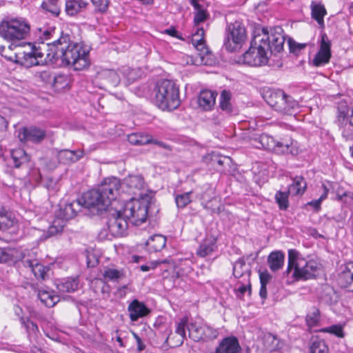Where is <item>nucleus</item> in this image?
Returning <instances> with one entry per match:
<instances>
[{
  "label": "nucleus",
  "instance_id": "f257e3e1",
  "mask_svg": "<svg viewBox=\"0 0 353 353\" xmlns=\"http://www.w3.org/2000/svg\"><path fill=\"white\" fill-rule=\"evenodd\" d=\"M68 35H61L51 43H47L48 52L41 45L27 43L24 50L15 54L14 62L26 68L43 65L46 62L56 64L59 61L64 65H71L75 70L86 69L90 65L89 51L80 43H70Z\"/></svg>",
  "mask_w": 353,
  "mask_h": 353
},
{
  "label": "nucleus",
  "instance_id": "f03ea898",
  "mask_svg": "<svg viewBox=\"0 0 353 353\" xmlns=\"http://www.w3.org/2000/svg\"><path fill=\"white\" fill-rule=\"evenodd\" d=\"M119 185V179L117 177L105 179L97 188L85 193L79 199L82 207L97 210V213H102L107 210L112 201L116 199L117 187Z\"/></svg>",
  "mask_w": 353,
  "mask_h": 353
},
{
  "label": "nucleus",
  "instance_id": "7ed1b4c3",
  "mask_svg": "<svg viewBox=\"0 0 353 353\" xmlns=\"http://www.w3.org/2000/svg\"><path fill=\"white\" fill-rule=\"evenodd\" d=\"M321 264L315 259H307L296 250L288 251V265L286 274L292 272V277L296 281H306L315 279L320 273Z\"/></svg>",
  "mask_w": 353,
  "mask_h": 353
},
{
  "label": "nucleus",
  "instance_id": "20e7f679",
  "mask_svg": "<svg viewBox=\"0 0 353 353\" xmlns=\"http://www.w3.org/2000/svg\"><path fill=\"white\" fill-rule=\"evenodd\" d=\"M151 97L154 104L162 110H174L181 104L179 87L168 79H161L156 83Z\"/></svg>",
  "mask_w": 353,
  "mask_h": 353
},
{
  "label": "nucleus",
  "instance_id": "39448f33",
  "mask_svg": "<svg viewBox=\"0 0 353 353\" xmlns=\"http://www.w3.org/2000/svg\"><path fill=\"white\" fill-rule=\"evenodd\" d=\"M194 8V31L192 34V43L199 52L201 59L210 53L205 44V30L201 24L207 21L210 14L203 0H190Z\"/></svg>",
  "mask_w": 353,
  "mask_h": 353
},
{
  "label": "nucleus",
  "instance_id": "423d86ee",
  "mask_svg": "<svg viewBox=\"0 0 353 353\" xmlns=\"http://www.w3.org/2000/svg\"><path fill=\"white\" fill-rule=\"evenodd\" d=\"M30 30L27 19L19 16H5L0 23V37L12 44L28 39Z\"/></svg>",
  "mask_w": 353,
  "mask_h": 353
},
{
  "label": "nucleus",
  "instance_id": "0eeeda50",
  "mask_svg": "<svg viewBox=\"0 0 353 353\" xmlns=\"http://www.w3.org/2000/svg\"><path fill=\"white\" fill-rule=\"evenodd\" d=\"M21 259H23L24 266L29 268L36 278L46 279L50 270L48 266L41 264L37 259L25 258L17 249L0 248V263H15Z\"/></svg>",
  "mask_w": 353,
  "mask_h": 353
},
{
  "label": "nucleus",
  "instance_id": "6e6552de",
  "mask_svg": "<svg viewBox=\"0 0 353 353\" xmlns=\"http://www.w3.org/2000/svg\"><path fill=\"white\" fill-rule=\"evenodd\" d=\"M265 36H254L249 49L239 57V62L250 66H261L267 64L268 62V51L263 46L261 42L264 41Z\"/></svg>",
  "mask_w": 353,
  "mask_h": 353
},
{
  "label": "nucleus",
  "instance_id": "1a4fd4ad",
  "mask_svg": "<svg viewBox=\"0 0 353 353\" xmlns=\"http://www.w3.org/2000/svg\"><path fill=\"white\" fill-rule=\"evenodd\" d=\"M149 202L143 199H136L134 197L127 201L121 210L123 216L134 225L145 223L148 218Z\"/></svg>",
  "mask_w": 353,
  "mask_h": 353
},
{
  "label": "nucleus",
  "instance_id": "9d476101",
  "mask_svg": "<svg viewBox=\"0 0 353 353\" xmlns=\"http://www.w3.org/2000/svg\"><path fill=\"white\" fill-rule=\"evenodd\" d=\"M266 101L275 111L282 114H294L299 108V102L281 90L272 91Z\"/></svg>",
  "mask_w": 353,
  "mask_h": 353
},
{
  "label": "nucleus",
  "instance_id": "9b49d317",
  "mask_svg": "<svg viewBox=\"0 0 353 353\" xmlns=\"http://www.w3.org/2000/svg\"><path fill=\"white\" fill-rule=\"evenodd\" d=\"M228 32L224 40V47L230 52L240 50L247 39L245 26L236 21L228 26Z\"/></svg>",
  "mask_w": 353,
  "mask_h": 353
},
{
  "label": "nucleus",
  "instance_id": "f8f14e48",
  "mask_svg": "<svg viewBox=\"0 0 353 353\" xmlns=\"http://www.w3.org/2000/svg\"><path fill=\"white\" fill-rule=\"evenodd\" d=\"M81 208L79 199L65 203L63 207H61L57 214L59 219L54 220L52 225L48 228V233L49 236H54L61 232L64 227L63 220L74 218L77 212L81 210Z\"/></svg>",
  "mask_w": 353,
  "mask_h": 353
},
{
  "label": "nucleus",
  "instance_id": "ddd939ff",
  "mask_svg": "<svg viewBox=\"0 0 353 353\" xmlns=\"http://www.w3.org/2000/svg\"><path fill=\"white\" fill-rule=\"evenodd\" d=\"M145 188V182L140 174H130L117 187L116 199L118 196L128 194L129 196H140Z\"/></svg>",
  "mask_w": 353,
  "mask_h": 353
},
{
  "label": "nucleus",
  "instance_id": "4468645a",
  "mask_svg": "<svg viewBox=\"0 0 353 353\" xmlns=\"http://www.w3.org/2000/svg\"><path fill=\"white\" fill-rule=\"evenodd\" d=\"M283 30L281 27L277 26L271 28L270 31L267 29L263 28L262 32L255 35L256 37L264 38V41L261 42L263 46H264L268 52L271 54H276L281 52L283 49V45L285 43V37L282 34Z\"/></svg>",
  "mask_w": 353,
  "mask_h": 353
},
{
  "label": "nucleus",
  "instance_id": "2eb2a0df",
  "mask_svg": "<svg viewBox=\"0 0 353 353\" xmlns=\"http://www.w3.org/2000/svg\"><path fill=\"white\" fill-rule=\"evenodd\" d=\"M46 136V130L36 125L22 127L17 130L19 141L26 145H39L45 140Z\"/></svg>",
  "mask_w": 353,
  "mask_h": 353
},
{
  "label": "nucleus",
  "instance_id": "dca6fc26",
  "mask_svg": "<svg viewBox=\"0 0 353 353\" xmlns=\"http://www.w3.org/2000/svg\"><path fill=\"white\" fill-rule=\"evenodd\" d=\"M259 145H256V148H263L266 150L272 151L277 154H284L291 152L290 148L292 145V142H281L275 140L272 136L267 134H262L257 139Z\"/></svg>",
  "mask_w": 353,
  "mask_h": 353
},
{
  "label": "nucleus",
  "instance_id": "f3484780",
  "mask_svg": "<svg viewBox=\"0 0 353 353\" xmlns=\"http://www.w3.org/2000/svg\"><path fill=\"white\" fill-rule=\"evenodd\" d=\"M129 221L122 214L121 210H115L108 219L107 225L109 232L114 236H121L126 233Z\"/></svg>",
  "mask_w": 353,
  "mask_h": 353
},
{
  "label": "nucleus",
  "instance_id": "a211bd4d",
  "mask_svg": "<svg viewBox=\"0 0 353 353\" xmlns=\"http://www.w3.org/2000/svg\"><path fill=\"white\" fill-rule=\"evenodd\" d=\"M331 42L327 36L321 34L320 49L314 56L312 62L316 67L322 66L329 63L331 58Z\"/></svg>",
  "mask_w": 353,
  "mask_h": 353
},
{
  "label": "nucleus",
  "instance_id": "6ab92c4d",
  "mask_svg": "<svg viewBox=\"0 0 353 353\" xmlns=\"http://www.w3.org/2000/svg\"><path fill=\"white\" fill-rule=\"evenodd\" d=\"M129 318L132 321H137L140 318L147 316L150 310L143 302L134 299L128 307Z\"/></svg>",
  "mask_w": 353,
  "mask_h": 353
},
{
  "label": "nucleus",
  "instance_id": "aec40b11",
  "mask_svg": "<svg viewBox=\"0 0 353 353\" xmlns=\"http://www.w3.org/2000/svg\"><path fill=\"white\" fill-rule=\"evenodd\" d=\"M241 350L238 339L234 336L224 338L213 353H239Z\"/></svg>",
  "mask_w": 353,
  "mask_h": 353
},
{
  "label": "nucleus",
  "instance_id": "412c9836",
  "mask_svg": "<svg viewBox=\"0 0 353 353\" xmlns=\"http://www.w3.org/2000/svg\"><path fill=\"white\" fill-rule=\"evenodd\" d=\"M216 97V94L211 90H202L197 99L199 106L205 111L211 110L215 105Z\"/></svg>",
  "mask_w": 353,
  "mask_h": 353
},
{
  "label": "nucleus",
  "instance_id": "4be33fe9",
  "mask_svg": "<svg viewBox=\"0 0 353 353\" xmlns=\"http://www.w3.org/2000/svg\"><path fill=\"white\" fill-rule=\"evenodd\" d=\"M89 3L85 0H67L65 11L67 15L74 17L86 10Z\"/></svg>",
  "mask_w": 353,
  "mask_h": 353
},
{
  "label": "nucleus",
  "instance_id": "5701e85b",
  "mask_svg": "<svg viewBox=\"0 0 353 353\" xmlns=\"http://www.w3.org/2000/svg\"><path fill=\"white\" fill-rule=\"evenodd\" d=\"M84 155L83 150H62L58 152L57 159L60 163L70 164L77 162Z\"/></svg>",
  "mask_w": 353,
  "mask_h": 353
},
{
  "label": "nucleus",
  "instance_id": "b1692460",
  "mask_svg": "<svg viewBox=\"0 0 353 353\" xmlns=\"http://www.w3.org/2000/svg\"><path fill=\"white\" fill-rule=\"evenodd\" d=\"M348 110L345 108L343 110H339L338 121L341 128H343L342 131L343 136L347 140H351L353 138L352 133V123L346 119Z\"/></svg>",
  "mask_w": 353,
  "mask_h": 353
},
{
  "label": "nucleus",
  "instance_id": "393cba45",
  "mask_svg": "<svg viewBox=\"0 0 353 353\" xmlns=\"http://www.w3.org/2000/svg\"><path fill=\"white\" fill-rule=\"evenodd\" d=\"M259 342L261 343L263 349L266 351L272 352L280 348L279 339L276 336L269 332L263 334Z\"/></svg>",
  "mask_w": 353,
  "mask_h": 353
},
{
  "label": "nucleus",
  "instance_id": "a878e982",
  "mask_svg": "<svg viewBox=\"0 0 353 353\" xmlns=\"http://www.w3.org/2000/svg\"><path fill=\"white\" fill-rule=\"evenodd\" d=\"M102 280L104 283H118L125 276L123 269L117 270L112 268H105L102 273Z\"/></svg>",
  "mask_w": 353,
  "mask_h": 353
},
{
  "label": "nucleus",
  "instance_id": "bb28decb",
  "mask_svg": "<svg viewBox=\"0 0 353 353\" xmlns=\"http://www.w3.org/2000/svg\"><path fill=\"white\" fill-rule=\"evenodd\" d=\"M216 248V239L212 236L206 238L198 248L196 254L200 257H205L214 252Z\"/></svg>",
  "mask_w": 353,
  "mask_h": 353
},
{
  "label": "nucleus",
  "instance_id": "cd10ccee",
  "mask_svg": "<svg viewBox=\"0 0 353 353\" xmlns=\"http://www.w3.org/2000/svg\"><path fill=\"white\" fill-rule=\"evenodd\" d=\"M11 157L14 163V166L17 168L28 165L30 161V157L21 148L12 150L11 152Z\"/></svg>",
  "mask_w": 353,
  "mask_h": 353
},
{
  "label": "nucleus",
  "instance_id": "c85d7f7f",
  "mask_svg": "<svg viewBox=\"0 0 353 353\" xmlns=\"http://www.w3.org/2000/svg\"><path fill=\"white\" fill-rule=\"evenodd\" d=\"M251 270L244 259H239L233 265V275L238 279H250Z\"/></svg>",
  "mask_w": 353,
  "mask_h": 353
},
{
  "label": "nucleus",
  "instance_id": "c756f323",
  "mask_svg": "<svg viewBox=\"0 0 353 353\" xmlns=\"http://www.w3.org/2000/svg\"><path fill=\"white\" fill-rule=\"evenodd\" d=\"M166 243V239L163 235L156 234L152 236L146 242V248L150 252L161 251Z\"/></svg>",
  "mask_w": 353,
  "mask_h": 353
},
{
  "label": "nucleus",
  "instance_id": "7c9ffc66",
  "mask_svg": "<svg viewBox=\"0 0 353 353\" xmlns=\"http://www.w3.org/2000/svg\"><path fill=\"white\" fill-rule=\"evenodd\" d=\"M37 296L41 302L48 307H53L59 301V296L52 290L40 289Z\"/></svg>",
  "mask_w": 353,
  "mask_h": 353
},
{
  "label": "nucleus",
  "instance_id": "2f4dec72",
  "mask_svg": "<svg viewBox=\"0 0 353 353\" xmlns=\"http://www.w3.org/2000/svg\"><path fill=\"white\" fill-rule=\"evenodd\" d=\"M284 254L281 251L272 252L268 258V262L270 270L276 272L280 270L284 263Z\"/></svg>",
  "mask_w": 353,
  "mask_h": 353
},
{
  "label": "nucleus",
  "instance_id": "473e14b6",
  "mask_svg": "<svg viewBox=\"0 0 353 353\" xmlns=\"http://www.w3.org/2000/svg\"><path fill=\"white\" fill-rule=\"evenodd\" d=\"M232 94L225 90H223L219 99V108L227 114H231L234 112V109L231 103Z\"/></svg>",
  "mask_w": 353,
  "mask_h": 353
},
{
  "label": "nucleus",
  "instance_id": "72a5a7b5",
  "mask_svg": "<svg viewBox=\"0 0 353 353\" xmlns=\"http://www.w3.org/2000/svg\"><path fill=\"white\" fill-rule=\"evenodd\" d=\"M121 74L119 71L114 70H104L98 74L99 78L105 80L110 85L117 86L121 81Z\"/></svg>",
  "mask_w": 353,
  "mask_h": 353
},
{
  "label": "nucleus",
  "instance_id": "f704fd0d",
  "mask_svg": "<svg viewBox=\"0 0 353 353\" xmlns=\"http://www.w3.org/2000/svg\"><path fill=\"white\" fill-rule=\"evenodd\" d=\"M307 184L303 177L296 176L293 179V183L289 185L288 192L294 196L302 195L306 189Z\"/></svg>",
  "mask_w": 353,
  "mask_h": 353
},
{
  "label": "nucleus",
  "instance_id": "c9c22d12",
  "mask_svg": "<svg viewBox=\"0 0 353 353\" xmlns=\"http://www.w3.org/2000/svg\"><path fill=\"white\" fill-rule=\"evenodd\" d=\"M59 290L63 292H73L79 286L78 278H67L61 280L57 284Z\"/></svg>",
  "mask_w": 353,
  "mask_h": 353
},
{
  "label": "nucleus",
  "instance_id": "e433bc0d",
  "mask_svg": "<svg viewBox=\"0 0 353 353\" xmlns=\"http://www.w3.org/2000/svg\"><path fill=\"white\" fill-rule=\"evenodd\" d=\"M21 323L25 327L30 341L37 340L39 332L37 325L28 318L21 317Z\"/></svg>",
  "mask_w": 353,
  "mask_h": 353
},
{
  "label": "nucleus",
  "instance_id": "4c0bfd02",
  "mask_svg": "<svg viewBox=\"0 0 353 353\" xmlns=\"http://www.w3.org/2000/svg\"><path fill=\"white\" fill-rule=\"evenodd\" d=\"M204 324H197L196 323H190L188 325L189 336L194 341H203Z\"/></svg>",
  "mask_w": 353,
  "mask_h": 353
},
{
  "label": "nucleus",
  "instance_id": "58836bf2",
  "mask_svg": "<svg viewBox=\"0 0 353 353\" xmlns=\"http://www.w3.org/2000/svg\"><path fill=\"white\" fill-rule=\"evenodd\" d=\"M312 17L320 26H323L324 16L327 12L323 5L320 3L312 2L311 3Z\"/></svg>",
  "mask_w": 353,
  "mask_h": 353
},
{
  "label": "nucleus",
  "instance_id": "ea45409f",
  "mask_svg": "<svg viewBox=\"0 0 353 353\" xmlns=\"http://www.w3.org/2000/svg\"><path fill=\"white\" fill-rule=\"evenodd\" d=\"M310 353H329V347L323 340L313 337L310 345Z\"/></svg>",
  "mask_w": 353,
  "mask_h": 353
},
{
  "label": "nucleus",
  "instance_id": "a19ab883",
  "mask_svg": "<svg viewBox=\"0 0 353 353\" xmlns=\"http://www.w3.org/2000/svg\"><path fill=\"white\" fill-rule=\"evenodd\" d=\"M41 8L54 17H58L61 12L59 0H44L41 4Z\"/></svg>",
  "mask_w": 353,
  "mask_h": 353
},
{
  "label": "nucleus",
  "instance_id": "79ce46f5",
  "mask_svg": "<svg viewBox=\"0 0 353 353\" xmlns=\"http://www.w3.org/2000/svg\"><path fill=\"white\" fill-rule=\"evenodd\" d=\"M235 291L237 296H243L244 294L248 291L249 294H251V283L250 279H239L236 282Z\"/></svg>",
  "mask_w": 353,
  "mask_h": 353
},
{
  "label": "nucleus",
  "instance_id": "37998d69",
  "mask_svg": "<svg viewBox=\"0 0 353 353\" xmlns=\"http://www.w3.org/2000/svg\"><path fill=\"white\" fill-rule=\"evenodd\" d=\"M289 194H290V192L288 191H287V192L278 191L275 194L274 198H275L276 202L278 204L280 210H285L288 208V206H289V201H288Z\"/></svg>",
  "mask_w": 353,
  "mask_h": 353
},
{
  "label": "nucleus",
  "instance_id": "c03bdc74",
  "mask_svg": "<svg viewBox=\"0 0 353 353\" xmlns=\"http://www.w3.org/2000/svg\"><path fill=\"white\" fill-rule=\"evenodd\" d=\"M320 321V312L319 309L313 307L306 316V323L308 327L316 326Z\"/></svg>",
  "mask_w": 353,
  "mask_h": 353
},
{
  "label": "nucleus",
  "instance_id": "a18cd8bd",
  "mask_svg": "<svg viewBox=\"0 0 353 353\" xmlns=\"http://www.w3.org/2000/svg\"><path fill=\"white\" fill-rule=\"evenodd\" d=\"M128 141L132 145H145L150 142L148 136L134 133L128 136Z\"/></svg>",
  "mask_w": 353,
  "mask_h": 353
},
{
  "label": "nucleus",
  "instance_id": "49530a36",
  "mask_svg": "<svg viewBox=\"0 0 353 353\" xmlns=\"http://www.w3.org/2000/svg\"><path fill=\"white\" fill-rule=\"evenodd\" d=\"M119 73L122 74L123 78H125L128 83H132L138 78L136 71L128 66H123L119 69Z\"/></svg>",
  "mask_w": 353,
  "mask_h": 353
},
{
  "label": "nucleus",
  "instance_id": "de8ad7c7",
  "mask_svg": "<svg viewBox=\"0 0 353 353\" xmlns=\"http://www.w3.org/2000/svg\"><path fill=\"white\" fill-rule=\"evenodd\" d=\"M191 192L178 194L175 197V202L178 208H183L191 202Z\"/></svg>",
  "mask_w": 353,
  "mask_h": 353
},
{
  "label": "nucleus",
  "instance_id": "09e8293b",
  "mask_svg": "<svg viewBox=\"0 0 353 353\" xmlns=\"http://www.w3.org/2000/svg\"><path fill=\"white\" fill-rule=\"evenodd\" d=\"M188 319L183 317L177 323L176 333L178 334L181 337V344L183 343L184 339L185 338V329L188 328Z\"/></svg>",
  "mask_w": 353,
  "mask_h": 353
},
{
  "label": "nucleus",
  "instance_id": "8fccbe9b",
  "mask_svg": "<svg viewBox=\"0 0 353 353\" xmlns=\"http://www.w3.org/2000/svg\"><path fill=\"white\" fill-rule=\"evenodd\" d=\"M204 336L203 341L212 340L216 339L219 335V332L208 325L204 324Z\"/></svg>",
  "mask_w": 353,
  "mask_h": 353
},
{
  "label": "nucleus",
  "instance_id": "3c124183",
  "mask_svg": "<svg viewBox=\"0 0 353 353\" xmlns=\"http://www.w3.org/2000/svg\"><path fill=\"white\" fill-rule=\"evenodd\" d=\"M322 332L331 333L336 335L338 337L343 336V328L341 325H333L330 327H327L321 329Z\"/></svg>",
  "mask_w": 353,
  "mask_h": 353
},
{
  "label": "nucleus",
  "instance_id": "603ef678",
  "mask_svg": "<svg viewBox=\"0 0 353 353\" xmlns=\"http://www.w3.org/2000/svg\"><path fill=\"white\" fill-rule=\"evenodd\" d=\"M92 4L95 7V10L104 13L108 8L109 0H91Z\"/></svg>",
  "mask_w": 353,
  "mask_h": 353
},
{
  "label": "nucleus",
  "instance_id": "864d4df0",
  "mask_svg": "<svg viewBox=\"0 0 353 353\" xmlns=\"http://www.w3.org/2000/svg\"><path fill=\"white\" fill-rule=\"evenodd\" d=\"M322 187L323 188V193L321 195V196L318 199L312 201L308 203V205H312L316 210H319L320 208L322 201L327 197L329 191L325 185L323 184Z\"/></svg>",
  "mask_w": 353,
  "mask_h": 353
},
{
  "label": "nucleus",
  "instance_id": "5fc2aeb1",
  "mask_svg": "<svg viewBox=\"0 0 353 353\" xmlns=\"http://www.w3.org/2000/svg\"><path fill=\"white\" fill-rule=\"evenodd\" d=\"M38 30H39V39L42 40L41 43H42L43 47V49H44V48H46V46L44 45L43 41L48 40L50 38L52 33L54 32V29L51 30V29H48V28H43V29L39 28Z\"/></svg>",
  "mask_w": 353,
  "mask_h": 353
},
{
  "label": "nucleus",
  "instance_id": "6e6d98bb",
  "mask_svg": "<svg viewBox=\"0 0 353 353\" xmlns=\"http://www.w3.org/2000/svg\"><path fill=\"white\" fill-rule=\"evenodd\" d=\"M35 76L39 78L43 82L48 83L50 82L51 79L54 80V77H52L49 71H41L36 73Z\"/></svg>",
  "mask_w": 353,
  "mask_h": 353
},
{
  "label": "nucleus",
  "instance_id": "4d7b16f0",
  "mask_svg": "<svg viewBox=\"0 0 353 353\" xmlns=\"http://www.w3.org/2000/svg\"><path fill=\"white\" fill-rule=\"evenodd\" d=\"M259 279L261 285H267L271 280L272 276L268 272V271H265L260 272Z\"/></svg>",
  "mask_w": 353,
  "mask_h": 353
},
{
  "label": "nucleus",
  "instance_id": "13d9d810",
  "mask_svg": "<svg viewBox=\"0 0 353 353\" xmlns=\"http://www.w3.org/2000/svg\"><path fill=\"white\" fill-rule=\"evenodd\" d=\"M13 225V220H0V232H3Z\"/></svg>",
  "mask_w": 353,
  "mask_h": 353
},
{
  "label": "nucleus",
  "instance_id": "bf43d9fd",
  "mask_svg": "<svg viewBox=\"0 0 353 353\" xmlns=\"http://www.w3.org/2000/svg\"><path fill=\"white\" fill-rule=\"evenodd\" d=\"M0 220H4L6 222H7V220H12L10 216H8V212L5 207L2 205H0Z\"/></svg>",
  "mask_w": 353,
  "mask_h": 353
},
{
  "label": "nucleus",
  "instance_id": "052dcab7",
  "mask_svg": "<svg viewBox=\"0 0 353 353\" xmlns=\"http://www.w3.org/2000/svg\"><path fill=\"white\" fill-rule=\"evenodd\" d=\"M133 334L137 341V350L139 352L143 351L145 348V344L142 342L141 339L138 336V334L136 333H134Z\"/></svg>",
  "mask_w": 353,
  "mask_h": 353
},
{
  "label": "nucleus",
  "instance_id": "680f3d73",
  "mask_svg": "<svg viewBox=\"0 0 353 353\" xmlns=\"http://www.w3.org/2000/svg\"><path fill=\"white\" fill-rule=\"evenodd\" d=\"M56 185V182L52 179H48L44 184V186L48 190H54Z\"/></svg>",
  "mask_w": 353,
  "mask_h": 353
},
{
  "label": "nucleus",
  "instance_id": "e2e57ef3",
  "mask_svg": "<svg viewBox=\"0 0 353 353\" xmlns=\"http://www.w3.org/2000/svg\"><path fill=\"white\" fill-rule=\"evenodd\" d=\"M267 285H261L259 295L262 299H265L267 297Z\"/></svg>",
  "mask_w": 353,
  "mask_h": 353
},
{
  "label": "nucleus",
  "instance_id": "0e129e2a",
  "mask_svg": "<svg viewBox=\"0 0 353 353\" xmlns=\"http://www.w3.org/2000/svg\"><path fill=\"white\" fill-rule=\"evenodd\" d=\"M305 46V44H297V45L293 46L292 43H290V48L291 52L295 53L297 52V50L304 48Z\"/></svg>",
  "mask_w": 353,
  "mask_h": 353
},
{
  "label": "nucleus",
  "instance_id": "69168bd1",
  "mask_svg": "<svg viewBox=\"0 0 353 353\" xmlns=\"http://www.w3.org/2000/svg\"><path fill=\"white\" fill-rule=\"evenodd\" d=\"M165 32L170 36L176 37L177 31L174 28L165 30Z\"/></svg>",
  "mask_w": 353,
  "mask_h": 353
},
{
  "label": "nucleus",
  "instance_id": "338daca9",
  "mask_svg": "<svg viewBox=\"0 0 353 353\" xmlns=\"http://www.w3.org/2000/svg\"><path fill=\"white\" fill-rule=\"evenodd\" d=\"M150 268H151V267L150 265H143L140 267L141 270L143 272L149 271L150 270Z\"/></svg>",
  "mask_w": 353,
  "mask_h": 353
},
{
  "label": "nucleus",
  "instance_id": "774afa93",
  "mask_svg": "<svg viewBox=\"0 0 353 353\" xmlns=\"http://www.w3.org/2000/svg\"><path fill=\"white\" fill-rule=\"evenodd\" d=\"M116 341L119 343V345L121 347H124V344L123 343V340L120 337V336H117V339H116Z\"/></svg>",
  "mask_w": 353,
  "mask_h": 353
}]
</instances>
